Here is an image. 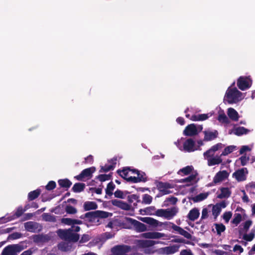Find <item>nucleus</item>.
<instances>
[{
  "mask_svg": "<svg viewBox=\"0 0 255 255\" xmlns=\"http://www.w3.org/2000/svg\"><path fill=\"white\" fill-rule=\"evenodd\" d=\"M118 172L122 177L132 183H137L146 180V176L144 172L135 169H131L129 167L125 168L122 170L119 171Z\"/></svg>",
  "mask_w": 255,
  "mask_h": 255,
  "instance_id": "f257e3e1",
  "label": "nucleus"
},
{
  "mask_svg": "<svg viewBox=\"0 0 255 255\" xmlns=\"http://www.w3.org/2000/svg\"><path fill=\"white\" fill-rule=\"evenodd\" d=\"M246 94L239 91L236 88L229 87L226 91L224 101L230 104H237L242 101Z\"/></svg>",
  "mask_w": 255,
  "mask_h": 255,
  "instance_id": "f03ea898",
  "label": "nucleus"
},
{
  "mask_svg": "<svg viewBox=\"0 0 255 255\" xmlns=\"http://www.w3.org/2000/svg\"><path fill=\"white\" fill-rule=\"evenodd\" d=\"M178 173L181 175H187L191 174L189 177L179 180V182L185 183V186L192 185L198 181L197 173L196 171L194 170L192 166H187L180 169Z\"/></svg>",
  "mask_w": 255,
  "mask_h": 255,
  "instance_id": "7ed1b4c3",
  "label": "nucleus"
},
{
  "mask_svg": "<svg viewBox=\"0 0 255 255\" xmlns=\"http://www.w3.org/2000/svg\"><path fill=\"white\" fill-rule=\"evenodd\" d=\"M80 229V228L79 226H75L74 225L69 230H59L57 233L62 239L75 242L79 240V236L77 234L73 233V232H79Z\"/></svg>",
  "mask_w": 255,
  "mask_h": 255,
  "instance_id": "20e7f679",
  "label": "nucleus"
},
{
  "mask_svg": "<svg viewBox=\"0 0 255 255\" xmlns=\"http://www.w3.org/2000/svg\"><path fill=\"white\" fill-rule=\"evenodd\" d=\"M178 212V209L174 207L166 209H158L155 211V215L167 220H170L176 215Z\"/></svg>",
  "mask_w": 255,
  "mask_h": 255,
  "instance_id": "39448f33",
  "label": "nucleus"
},
{
  "mask_svg": "<svg viewBox=\"0 0 255 255\" xmlns=\"http://www.w3.org/2000/svg\"><path fill=\"white\" fill-rule=\"evenodd\" d=\"M175 144L180 150H183L187 152H192L198 149L195 145V141L191 138L186 139L183 142V145H180V140L175 142Z\"/></svg>",
  "mask_w": 255,
  "mask_h": 255,
  "instance_id": "423d86ee",
  "label": "nucleus"
},
{
  "mask_svg": "<svg viewBox=\"0 0 255 255\" xmlns=\"http://www.w3.org/2000/svg\"><path fill=\"white\" fill-rule=\"evenodd\" d=\"M81 218L85 219L88 226H97L101 224L100 219L96 214V212L87 213L84 216H82Z\"/></svg>",
  "mask_w": 255,
  "mask_h": 255,
  "instance_id": "0eeeda50",
  "label": "nucleus"
},
{
  "mask_svg": "<svg viewBox=\"0 0 255 255\" xmlns=\"http://www.w3.org/2000/svg\"><path fill=\"white\" fill-rule=\"evenodd\" d=\"M23 249L22 246L19 244L8 245L3 249L1 255H17Z\"/></svg>",
  "mask_w": 255,
  "mask_h": 255,
  "instance_id": "6e6552de",
  "label": "nucleus"
},
{
  "mask_svg": "<svg viewBox=\"0 0 255 255\" xmlns=\"http://www.w3.org/2000/svg\"><path fill=\"white\" fill-rule=\"evenodd\" d=\"M125 222L129 224L128 226L126 227L127 228L130 229L133 228L139 232H144L146 230V227L144 224L131 218H126Z\"/></svg>",
  "mask_w": 255,
  "mask_h": 255,
  "instance_id": "1a4fd4ad",
  "label": "nucleus"
},
{
  "mask_svg": "<svg viewBox=\"0 0 255 255\" xmlns=\"http://www.w3.org/2000/svg\"><path fill=\"white\" fill-rule=\"evenodd\" d=\"M203 129L202 126L194 124L187 126L183 131V134L186 136H194L197 134Z\"/></svg>",
  "mask_w": 255,
  "mask_h": 255,
  "instance_id": "9d476101",
  "label": "nucleus"
},
{
  "mask_svg": "<svg viewBox=\"0 0 255 255\" xmlns=\"http://www.w3.org/2000/svg\"><path fill=\"white\" fill-rule=\"evenodd\" d=\"M252 84V81L249 77H240L237 81V86L239 88L245 91L249 89Z\"/></svg>",
  "mask_w": 255,
  "mask_h": 255,
  "instance_id": "9b49d317",
  "label": "nucleus"
},
{
  "mask_svg": "<svg viewBox=\"0 0 255 255\" xmlns=\"http://www.w3.org/2000/svg\"><path fill=\"white\" fill-rule=\"evenodd\" d=\"M130 248L127 246H118L112 249L111 255H128Z\"/></svg>",
  "mask_w": 255,
  "mask_h": 255,
  "instance_id": "f8f14e48",
  "label": "nucleus"
},
{
  "mask_svg": "<svg viewBox=\"0 0 255 255\" xmlns=\"http://www.w3.org/2000/svg\"><path fill=\"white\" fill-rule=\"evenodd\" d=\"M229 176V173L226 170L220 171L214 176L213 182L215 184H220L226 180Z\"/></svg>",
  "mask_w": 255,
  "mask_h": 255,
  "instance_id": "ddd939ff",
  "label": "nucleus"
},
{
  "mask_svg": "<svg viewBox=\"0 0 255 255\" xmlns=\"http://www.w3.org/2000/svg\"><path fill=\"white\" fill-rule=\"evenodd\" d=\"M248 171L246 168H242L235 171L233 174V177L238 182L245 181L247 178Z\"/></svg>",
  "mask_w": 255,
  "mask_h": 255,
  "instance_id": "4468645a",
  "label": "nucleus"
},
{
  "mask_svg": "<svg viewBox=\"0 0 255 255\" xmlns=\"http://www.w3.org/2000/svg\"><path fill=\"white\" fill-rule=\"evenodd\" d=\"M227 206L226 203L224 201L216 204L215 205H212V215L216 219L220 214L222 209L225 208Z\"/></svg>",
  "mask_w": 255,
  "mask_h": 255,
  "instance_id": "2eb2a0df",
  "label": "nucleus"
},
{
  "mask_svg": "<svg viewBox=\"0 0 255 255\" xmlns=\"http://www.w3.org/2000/svg\"><path fill=\"white\" fill-rule=\"evenodd\" d=\"M222 156L216 155L213 156H204L205 159L207 160L208 165L209 166H213L215 165L219 164L222 162L221 158Z\"/></svg>",
  "mask_w": 255,
  "mask_h": 255,
  "instance_id": "dca6fc26",
  "label": "nucleus"
},
{
  "mask_svg": "<svg viewBox=\"0 0 255 255\" xmlns=\"http://www.w3.org/2000/svg\"><path fill=\"white\" fill-rule=\"evenodd\" d=\"M250 130L243 127H236L235 126L233 128L229 131V134H234L235 135L240 136L244 134L248 133Z\"/></svg>",
  "mask_w": 255,
  "mask_h": 255,
  "instance_id": "f3484780",
  "label": "nucleus"
},
{
  "mask_svg": "<svg viewBox=\"0 0 255 255\" xmlns=\"http://www.w3.org/2000/svg\"><path fill=\"white\" fill-rule=\"evenodd\" d=\"M212 114L211 113L194 115L192 116L190 118L189 115L187 114L186 117L190 118L193 121H202L208 119L209 117H211Z\"/></svg>",
  "mask_w": 255,
  "mask_h": 255,
  "instance_id": "a211bd4d",
  "label": "nucleus"
},
{
  "mask_svg": "<svg viewBox=\"0 0 255 255\" xmlns=\"http://www.w3.org/2000/svg\"><path fill=\"white\" fill-rule=\"evenodd\" d=\"M178 251V247L173 246L161 248L159 250V252L161 254L171 255L177 252Z\"/></svg>",
  "mask_w": 255,
  "mask_h": 255,
  "instance_id": "6ab92c4d",
  "label": "nucleus"
},
{
  "mask_svg": "<svg viewBox=\"0 0 255 255\" xmlns=\"http://www.w3.org/2000/svg\"><path fill=\"white\" fill-rule=\"evenodd\" d=\"M224 147V144L221 143H218L212 146L209 150L204 152V156H213L216 151L223 148Z\"/></svg>",
  "mask_w": 255,
  "mask_h": 255,
  "instance_id": "aec40b11",
  "label": "nucleus"
},
{
  "mask_svg": "<svg viewBox=\"0 0 255 255\" xmlns=\"http://www.w3.org/2000/svg\"><path fill=\"white\" fill-rule=\"evenodd\" d=\"M142 236L143 238L152 239H160L165 236L163 233L156 232L145 233Z\"/></svg>",
  "mask_w": 255,
  "mask_h": 255,
  "instance_id": "412c9836",
  "label": "nucleus"
},
{
  "mask_svg": "<svg viewBox=\"0 0 255 255\" xmlns=\"http://www.w3.org/2000/svg\"><path fill=\"white\" fill-rule=\"evenodd\" d=\"M204 140L206 141L212 140L217 137L218 132L217 130H207L204 131Z\"/></svg>",
  "mask_w": 255,
  "mask_h": 255,
  "instance_id": "4be33fe9",
  "label": "nucleus"
},
{
  "mask_svg": "<svg viewBox=\"0 0 255 255\" xmlns=\"http://www.w3.org/2000/svg\"><path fill=\"white\" fill-rule=\"evenodd\" d=\"M111 202L113 205L119 207L122 209L129 210L130 208V205L122 201L114 199L112 200Z\"/></svg>",
  "mask_w": 255,
  "mask_h": 255,
  "instance_id": "5701e85b",
  "label": "nucleus"
},
{
  "mask_svg": "<svg viewBox=\"0 0 255 255\" xmlns=\"http://www.w3.org/2000/svg\"><path fill=\"white\" fill-rule=\"evenodd\" d=\"M139 219L145 223H147L153 227H157L161 224L157 220L150 217H140Z\"/></svg>",
  "mask_w": 255,
  "mask_h": 255,
  "instance_id": "b1692460",
  "label": "nucleus"
},
{
  "mask_svg": "<svg viewBox=\"0 0 255 255\" xmlns=\"http://www.w3.org/2000/svg\"><path fill=\"white\" fill-rule=\"evenodd\" d=\"M157 242L151 240H139L137 242V246L139 248H146L152 247Z\"/></svg>",
  "mask_w": 255,
  "mask_h": 255,
  "instance_id": "393cba45",
  "label": "nucleus"
},
{
  "mask_svg": "<svg viewBox=\"0 0 255 255\" xmlns=\"http://www.w3.org/2000/svg\"><path fill=\"white\" fill-rule=\"evenodd\" d=\"M227 114L229 118L232 121H238L240 118L238 113L234 108H228L227 109Z\"/></svg>",
  "mask_w": 255,
  "mask_h": 255,
  "instance_id": "a878e982",
  "label": "nucleus"
},
{
  "mask_svg": "<svg viewBox=\"0 0 255 255\" xmlns=\"http://www.w3.org/2000/svg\"><path fill=\"white\" fill-rule=\"evenodd\" d=\"M24 211H25V210H23L21 207H19L15 213L14 217H13L12 218H9L8 217L1 218L0 219V224L6 223V222L9 221L15 218H17V217L20 216Z\"/></svg>",
  "mask_w": 255,
  "mask_h": 255,
  "instance_id": "bb28decb",
  "label": "nucleus"
},
{
  "mask_svg": "<svg viewBox=\"0 0 255 255\" xmlns=\"http://www.w3.org/2000/svg\"><path fill=\"white\" fill-rule=\"evenodd\" d=\"M94 171V168H87L84 169L80 175H78L77 178L78 180H82L84 178L90 177Z\"/></svg>",
  "mask_w": 255,
  "mask_h": 255,
  "instance_id": "cd10ccee",
  "label": "nucleus"
},
{
  "mask_svg": "<svg viewBox=\"0 0 255 255\" xmlns=\"http://www.w3.org/2000/svg\"><path fill=\"white\" fill-rule=\"evenodd\" d=\"M199 210L197 208H193L190 211L188 214V218L191 221H195L199 217Z\"/></svg>",
  "mask_w": 255,
  "mask_h": 255,
  "instance_id": "c85d7f7f",
  "label": "nucleus"
},
{
  "mask_svg": "<svg viewBox=\"0 0 255 255\" xmlns=\"http://www.w3.org/2000/svg\"><path fill=\"white\" fill-rule=\"evenodd\" d=\"M158 188L159 189V191H160V192L162 193V194H168L170 193L169 189L171 188V186L168 183H159Z\"/></svg>",
  "mask_w": 255,
  "mask_h": 255,
  "instance_id": "c756f323",
  "label": "nucleus"
},
{
  "mask_svg": "<svg viewBox=\"0 0 255 255\" xmlns=\"http://www.w3.org/2000/svg\"><path fill=\"white\" fill-rule=\"evenodd\" d=\"M117 163V159L113 158L109 161L108 163L105 165V166L102 167V169L104 171H108L114 168L115 165Z\"/></svg>",
  "mask_w": 255,
  "mask_h": 255,
  "instance_id": "7c9ffc66",
  "label": "nucleus"
},
{
  "mask_svg": "<svg viewBox=\"0 0 255 255\" xmlns=\"http://www.w3.org/2000/svg\"><path fill=\"white\" fill-rule=\"evenodd\" d=\"M59 244L58 248L63 251H68L70 250L72 248V243L70 241H66Z\"/></svg>",
  "mask_w": 255,
  "mask_h": 255,
  "instance_id": "2f4dec72",
  "label": "nucleus"
},
{
  "mask_svg": "<svg viewBox=\"0 0 255 255\" xmlns=\"http://www.w3.org/2000/svg\"><path fill=\"white\" fill-rule=\"evenodd\" d=\"M37 224L32 222H28L24 224L26 230L29 232H35L37 228Z\"/></svg>",
  "mask_w": 255,
  "mask_h": 255,
  "instance_id": "473e14b6",
  "label": "nucleus"
},
{
  "mask_svg": "<svg viewBox=\"0 0 255 255\" xmlns=\"http://www.w3.org/2000/svg\"><path fill=\"white\" fill-rule=\"evenodd\" d=\"M98 206L95 202L93 201H87L84 203V208L86 211L90 210H94L97 209Z\"/></svg>",
  "mask_w": 255,
  "mask_h": 255,
  "instance_id": "72a5a7b5",
  "label": "nucleus"
},
{
  "mask_svg": "<svg viewBox=\"0 0 255 255\" xmlns=\"http://www.w3.org/2000/svg\"><path fill=\"white\" fill-rule=\"evenodd\" d=\"M62 223L68 225H74L75 224H81L82 222L80 220L71 219L70 218H63L62 219Z\"/></svg>",
  "mask_w": 255,
  "mask_h": 255,
  "instance_id": "f704fd0d",
  "label": "nucleus"
},
{
  "mask_svg": "<svg viewBox=\"0 0 255 255\" xmlns=\"http://www.w3.org/2000/svg\"><path fill=\"white\" fill-rule=\"evenodd\" d=\"M231 191L228 188H222L220 189V193L218 194V197L219 198H227L230 196Z\"/></svg>",
  "mask_w": 255,
  "mask_h": 255,
  "instance_id": "c9c22d12",
  "label": "nucleus"
},
{
  "mask_svg": "<svg viewBox=\"0 0 255 255\" xmlns=\"http://www.w3.org/2000/svg\"><path fill=\"white\" fill-rule=\"evenodd\" d=\"M246 218H244L243 215L240 213H235L232 223L235 226H237L243 219H245Z\"/></svg>",
  "mask_w": 255,
  "mask_h": 255,
  "instance_id": "e433bc0d",
  "label": "nucleus"
},
{
  "mask_svg": "<svg viewBox=\"0 0 255 255\" xmlns=\"http://www.w3.org/2000/svg\"><path fill=\"white\" fill-rule=\"evenodd\" d=\"M226 229L225 226L222 224H215L214 225L213 230L216 232L218 235H220L224 232Z\"/></svg>",
  "mask_w": 255,
  "mask_h": 255,
  "instance_id": "4c0bfd02",
  "label": "nucleus"
},
{
  "mask_svg": "<svg viewBox=\"0 0 255 255\" xmlns=\"http://www.w3.org/2000/svg\"><path fill=\"white\" fill-rule=\"evenodd\" d=\"M237 149V147L235 145H230L226 147L222 152L221 156H226Z\"/></svg>",
  "mask_w": 255,
  "mask_h": 255,
  "instance_id": "58836bf2",
  "label": "nucleus"
},
{
  "mask_svg": "<svg viewBox=\"0 0 255 255\" xmlns=\"http://www.w3.org/2000/svg\"><path fill=\"white\" fill-rule=\"evenodd\" d=\"M96 214L97 215L99 218L101 220L102 218H106L108 217L112 216V213H109L103 211H96Z\"/></svg>",
  "mask_w": 255,
  "mask_h": 255,
  "instance_id": "ea45409f",
  "label": "nucleus"
},
{
  "mask_svg": "<svg viewBox=\"0 0 255 255\" xmlns=\"http://www.w3.org/2000/svg\"><path fill=\"white\" fill-rule=\"evenodd\" d=\"M128 194L127 191H122L120 190H117L114 193V196L116 198L124 199L127 195Z\"/></svg>",
  "mask_w": 255,
  "mask_h": 255,
  "instance_id": "a19ab883",
  "label": "nucleus"
},
{
  "mask_svg": "<svg viewBox=\"0 0 255 255\" xmlns=\"http://www.w3.org/2000/svg\"><path fill=\"white\" fill-rule=\"evenodd\" d=\"M59 185L62 187L69 188L72 183L68 179H61L58 181Z\"/></svg>",
  "mask_w": 255,
  "mask_h": 255,
  "instance_id": "79ce46f5",
  "label": "nucleus"
},
{
  "mask_svg": "<svg viewBox=\"0 0 255 255\" xmlns=\"http://www.w3.org/2000/svg\"><path fill=\"white\" fill-rule=\"evenodd\" d=\"M84 184L79 183L75 184L72 189L75 192H80L84 190Z\"/></svg>",
  "mask_w": 255,
  "mask_h": 255,
  "instance_id": "37998d69",
  "label": "nucleus"
},
{
  "mask_svg": "<svg viewBox=\"0 0 255 255\" xmlns=\"http://www.w3.org/2000/svg\"><path fill=\"white\" fill-rule=\"evenodd\" d=\"M40 191L39 190H36L29 193L28 198L29 200H33L37 198L40 194Z\"/></svg>",
  "mask_w": 255,
  "mask_h": 255,
  "instance_id": "c03bdc74",
  "label": "nucleus"
},
{
  "mask_svg": "<svg viewBox=\"0 0 255 255\" xmlns=\"http://www.w3.org/2000/svg\"><path fill=\"white\" fill-rule=\"evenodd\" d=\"M212 205H210L207 208H204L202 210L201 219H205L208 217V213L210 212Z\"/></svg>",
  "mask_w": 255,
  "mask_h": 255,
  "instance_id": "a18cd8bd",
  "label": "nucleus"
},
{
  "mask_svg": "<svg viewBox=\"0 0 255 255\" xmlns=\"http://www.w3.org/2000/svg\"><path fill=\"white\" fill-rule=\"evenodd\" d=\"M218 120L220 122L222 123H228L229 122L228 118L224 113H221L219 114Z\"/></svg>",
  "mask_w": 255,
  "mask_h": 255,
  "instance_id": "49530a36",
  "label": "nucleus"
},
{
  "mask_svg": "<svg viewBox=\"0 0 255 255\" xmlns=\"http://www.w3.org/2000/svg\"><path fill=\"white\" fill-rule=\"evenodd\" d=\"M255 236V232L253 230L249 234L245 235L244 236V239L246 241L251 242L254 239Z\"/></svg>",
  "mask_w": 255,
  "mask_h": 255,
  "instance_id": "de8ad7c7",
  "label": "nucleus"
},
{
  "mask_svg": "<svg viewBox=\"0 0 255 255\" xmlns=\"http://www.w3.org/2000/svg\"><path fill=\"white\" fill-rule=\"evenodd\" d=\"M115 185L112 182L109 183L106 189V193L108 195H111L112 194L113 191L115 189Z\"/></svg>",
  "mask_w": 255,
  "mask_h": 255,
  "instance_id": "09e8293b",
  "label": "nucleus"
},
{
  "mask_svg": "<svg viewBox=\"0 0 255 255\" xmlns=\"http://www.w3.org/2000/svg\"><path fill=\"white\" fill-rule=\"evenodd\" d=\"M151 196L148 194H144L142 197V202L146 204H149L152 202Z\"/></svg>",
  "mask_w": 255,
  "mask_h": 255,
  "instance_id": "8fccbe9b",
  "label": "nucleus"
},
{
  "mask_svg": "<svg viewBox=\"0 0 255 255\" xmlns=\"http://www.w3.org/2000/svg\"><path fill=\"white\" fill-rule=\"evenodd\" d=\"M208 196V193H201L195 197V201L199 202L206 199Z\"/></svg>",
  "mask_w": 255,
  "mask_h": 255,
  "instance_id": "3c124183",
  "label": "nucleus"
},
{
  "mask_svg": "<svg viewBox=\"0 0 255 255\" xmlns=\"http://www.w3.org/2000/svg\"><path fill=\"white\" fill-rule=\"evenodd\" d=\"M21 234L18 232H15L9 235L8 237V240H15L19 239L21 237Z\"/></svg>",
  "mask_w": 255,
  "mask_h": 255,
  "instance_id": "603ef678",
  "label": "nucleus"
},
{
  "mask_svg": "<svg viewBox=\"0 0 255 255\" xmlns=\"http://www.w3.org/2000/svg\"><path fill=\"white\" fill-rule=\"evenodd\" d=\"M253 146L244 145L242 146L240 150V153L243 154L246 152L250 151L252 150Z\"/></svg>",
  "mask_w": 255,
  "mask_h": 255,
  "instance_id": "864d4df0",
  "label": "nucleus"
},
{
  "mask_svg": "<svg viewBox=\"0 0 255 255\" xmlns=\"http://www.w3.org/2000/svg\"><path fill=\"white\" fill-rule=\"evenodd\" d=\"M241 196L243 202L245 203H248L250 201L249 198L247 195L246 194L245 190H242L240 194Z\"/></svg>",
  "mask_w": 255,
  "mask_h": 255,
  "instance_id": "5fc2aeb1",
  "label": "nucleus"
},
{
  "mask_svg": "<svg viewBox=\"0 0 255 255\" xmlns=\"http://www.w3.org/2000/svg\"><path fill=\"white\" fill-rule=\"evenodd\" d=\"M232 213L231 212H226L223 215V218L225 221L226 223H228L231 218L232 217Z\"/></svg>",
  "mask_w": 255,
  "mask_h": 255,
  "instance_id": "6e6d98bb",
  "label": "nucleus"
},
{
  "mask_svg": "<svg viewBox=\"0 0 255 255\" xmlns=\"http://www.w3.org/2000/svg\"><path fill=\"white\" fill-rule=\"evenodd\" d=\"M110 178V174H101L98 176V179L102 182L109 180Z\"/></svg>",
  "mask_w": 255,
  "mask_h": 255,
  "instance_id": "4d7b16f0",
  "label": "nucleus"
},
{
  "mask_svg": "<svg viewBox=\"0 0 255 255\" xmlns=\"http://www.w3.org/2000/svg\"><path fill=\"white\" fill-rule=\"evenodd\" d=\"M155 209L154 207H149L145 208L143 212H144L145 214L147 215H155V213H153V212L154 211Z\"/></svg>",
  "mask_w": 255,
  "mask_h": 255,
  "instance_id": "13d9d810",
  "label": "nucleus"
},
{
  "mask_svg": "<svg viewBox=\"0 0 255 255\" xmlns=\"http://www.w3.org/2000/svg\"><path fill=\"white\" fill-rule=\"evenodd\" d=\"M252 224V221L251 220H248L246 222H245L242 226H243V229L244 230L247 232L248 229L250 228Z\"/></svg>",
  "mask_w": 255,
  "mask_h": 255,
  "instance_id": "bf43d9fd",
  "label": "nucleus"
},
{
  "mask_svg": "<svg viewBox=\"0 0 255 255\" xmlns=\"http://www.w3.org/2000/svg\"><path fill=\"white\" fill-rule=\"evenodd\" d=\"M66 211L69 214H75L77 212L76 209L71 206H67Z\"/></svg>",
  "mask_w": 255,
  "mask_h": 255,
  "instance_id": "052dcab7",
  "label": "nucleus"
},
{
  "mask_svg": "<svg viewBox=\"0 0 255 255\" xmlns=\"http://www.w3.org/2000/svg\"><path fill=\"white\" fill-rule=\"evenodd\" d=\"M56 186V183L54 181H50L48 184L46 186V188L48 190H50L53 189H54Z\"/></svg>",
  "mask_w": 255,
  "mask_h": 255,
  "instance_id": "680f3d73",
  "label": "nucleus"
},
{
  "mask_svg": "<svg viewBox=\"0 0 255 255\" xmlns=\"http://www.w3.org/2000/svg\"><path fill=\"white\" fill-rule=\"evenodd\" d=\"M179 234L183 235L187 239L191 238V235L188 232H187V231H186L185 230H183L182 228L179 232Z\"/></svg>",
  "mask_w": 255,
  "mask_h": 255,
  "instance_id": "e2e57ef3",
  "label": "nucleus"
},
{
  "mask_svg": "<svg viewBox=\"0 0 255 255\" xmlns=\"http://www.w3.org/2000/svg\"><path fill=\"white\" fill-rule=\"evenodd\" d=\"M240 159L241 160V164L242 165H245L247 164V162L248 161L249 157H247L245 155H244V156H242L240 158Z\"/></svg>",
  "mask_w": 255,
  "mask_h": 255,
  "instance_id": "0e129e2a",
  "label": "nucleus"
},
{
  "mask_svg": "<svg viewBox=\"0 0 255 255\" xmlns=\"http://www.w3.org/2000/svg\"><path fill=\"white\" fill-rule=\"evenodd\" d=\"M233 251L234 252H239V253L241 254L242 252H243L244 250L243 248L241 246L236 245L234 247Z\"/></svg>",
  "mask_w": 255,
  "mask_h": 255,
  "instance_id": "69168bd1",
  "label": "nucleus"
},
{
  "mask_svg": "<svg viewBox=\"0 0 255 255\" xmlns=\"http://www.w3.org/2000/svg\"><path fill=\"white\" fill-rule=\"evenodd\" d=\"M169 224L170 225V227L175 231L179 233L181 229V228H180L179 226H177L174 224L173 223H169Z\"/></svg>",
  "mask_w": 255,
  "mask_h": 255,
  "instance_id": "338daca9",
  "label": "nucleus"
},
{
  "mask_svg": "<svg viewBox=\"0 0 255 255\" xmlns=\"http://www.w3.org/2000/svg\"><path fill=\"white\" fill-rule=\"evenodd\" d=\"M180 255H193L190 250H184L181 251Z\"/></svg>",
  "mask_w": 255,
  "mask_h": 255,
  "instance_id": "774afa93",
  "label": "nucleus"
}]
</instances>
